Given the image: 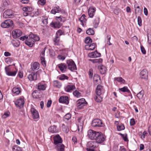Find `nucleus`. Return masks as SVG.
Here are the masks:
<instances>
[{
	"label": "nucleus",
	"instance_id": "41",
	"mask_svg": "<svg viewBox=\"0 0 151 151\" xmlns=\"http://www.w3.org/2000/svg\"><path fill=\"white\" fill-rule=\"evenodd\" d=\"M67 55V53H65L63 54V55H58V58L60 60H63L65 59Z\"/></svg>",
	"mask_w": 151,
	"mask_h": 151
},
{
	"label": "nucleus",
	"instance_id": "57",
	"mask_svg": "<svg viewBox=\"0 0 151 151\" xmlns=\"http://www.w3.org/2000/svg\"><path fill=\"white\" fill-rule=\"evenodd\" d=\"M102 61V59L101 58H100L99 59H93V63H101V62Z\"/></svg>",
	"mask_w": 151,
	"mask_h": 151
},
{
	"label": "nucleus",
	"instance_id": "20",
	"mask_svg": "<svg viewBox=\"0 0 151 151\" xmlns=\"http://www.w3.org/2000/svg\"><path fill=\"white\" fill-rule=\"evenodd\" d=\"M25 44L29 47H31L34 44V41H33L32 39L27 38L25 41Z\"/></svg>",
	"mask_w": 151,
	"mask_h": 151
},
{
	"label": "nucleus",
	"instance_id": "26",
	"mask_svg": "<svg viewBox=\"0 0 151 151\" xmlns=\"http://www.w3.org/2000/svg\"><path fill=\"white\" fill-rule=\"evenodd\" d=\"M55 19L58 22L60 23L61 22H64L66 21L65 18V17H63L61 16L59 17H56Z\"/></svg>",
	"mask_w": 151,
	"mask_h": 151
},
{
	"label": "nucleus",
	"instance_id": "35",
	"mask_svg": "<svg viewBox=\"0 0 151 151\" xmlns=\"http://www.w3.org/2000/svg\"><path fill=\"white\" fill-rule=\"evenodd\" d=\"M13 151H22V148L17 145H14L12 147Z\"/></svg>",
	"mask_w": 151,
	"mask_h": 151
},
{
	"label": "nucleus",
	"instance_id": "17",
	"mask_svg": "<svg viewBox=\"0 0 151 151\" xmlns=\"http://www.w3.org/2000/svg\"><path fill=\"white\" fill-rule=\"evenodd\" d=\"M75 85L73 84L68 85L65 88V90L68 92H71L72 91L76 89Z\"/></svg>",
	"mask_w": 151,
	"mask_h": 151
},
{
	"label": "nucleus",
	"instance_id": "53",
	"mask_svg": "<svg viewBox=\"0 0 151 151\" xmlns=\"http://www.w3.org/2000/svg\"><path fill=\"white\" fill-rule=\"evenodd\" d=\"M46 3L45 0H39L38 1V3L41 5H44Z\"/></svg>",
	"mask_w": 151,
	"mask_h": 151
},
{
	"label": "nucleus",
	"instance_id": "25",
	"mask_svg": "<svg viewBox=\"0 0 151 151\" xmlns=\"http://www.w3.org/2000/svg\"><path fill=\"white\" fill-rule=\"evenodd\" d=\"M48 131L52 133H56L58 132V130L56 129V127L55 125L50 127L48 128Z\"/></svg>",
	"mask_w": 151,
	"mask_h": 151
},
{
	"label": "nucleus",
	"instance_id": "42",
	"mask_svg": "<svg viewBox=\"0 0 151 151\" xmlns=\"http://www.w3.org/2000/svg\"><path fill=\"white\" fill-rule=\"evenodd\" d=\"M115 80L118 82H120L122 83H124L125 81L122 77H117L115 78Z\"/></svg>",
	"mask_w": 151,
	"mask_h": 151
},
{
	"label": "nucleus",
	"instance_id": "47",
	"mask_svg": "<svg viewBox=\"0 0 151 151\" xmlns=\"http://www.w3.org/2000/svg\"><path fill=\"white\" fill-rule=\"evenodd\" d=\"M68 77L64 74L61 75L59 77V79L61 80H64L65 79L68 80Z\"/></svg>",
	"mask_w": 151,
	"mask_h": 151
},
{
	"label": "nucleus",
	"instance_id": "31",
	"mask_svg": "<svg viewBox=\"0 0 151 151\" xmlns=\"http://www.w3.org/2000/svg\"><path fill=\"white\" fill-rule=\"evenodd\" d=\"M101 95H97L95 96L94 98L95 101L98 102H100L102 100V98Z\"/></svg>",
	"mask_w": 151,
	"mask_h": 151
},
{
	"label": "nucleus",
	"instance_id": "51",
	"mask_svg": "<svg viewBox=\"0 0 151 151\" xmlns=\"http://www.w3.org/2000/svg\"><path fill=\"white\" fill-rule=\"evenodd\" d=\"M46 50V48H44L42 50H41L40 52L41 58L44 57L45 51Z\"/></svg>",
	"mask_w": 151,
	"mask_h": 151
},
{
	"label": "nucleus",
	"instance_id": "36",
	"mask_svg": "<svg viewBox=\"0 0 151 151\" xmlns=\"http://www.w3.org/2000/svg\"><path fill=\"white\" fill-rule=\"evenodd\" d=\"M99 23V17H96L93 22V24L95 25V28H96L98 26Z\"/></svg>",
	"mask_w": 151,
	"mask_h": 151
},
{
	"label": "nucleus",
	"instance_id": "49",
	"mask_svg": "<svg viewBox=\"0 0 151 151\" xmlns=\"http://www.w3.org/2000/svg\"><path fill=\"white\" fill-rule=\"evenodd\" d=\"M63 34V32L61 30H59L56 32V36L60 37V36Z\"/></svg>",
	"mask_w": 151,
	"mask_h": 151
},
{
	"label": "nucleus",
	"instance_id": "23",
	"mask_svg": "<svg viewBox=\"0 0 151 151\" xmlns=\"http://www.w3.org/2000/svg\"><path fill=\"white\" fill-rule=\"evenodd\" d=\"M50 25L55 28H59L61 26L62 24L58 22H51Z\"/></svg>",
	"mask_w": 151,
	"mask_h": 151
},
{
	"label": "nucleus",
	"instance_id": "9",
	"mask_svg": "<svg viewBox=\"0 0 151 151\" xmlns=\"http://www.w3.org/2000/svg\"><path fill=\"white\" fill-rule=\"evenodd\" d=\"M10 66V65H9L5 67V69L6 73V74L8 76H14L16 75L17 71H11L10 70V69L9 68V67Z\"/></svg>",
	"mask_w": 151,
	"mask_h": 151
},
{
	"label": "nucleus",
	"instance_id": "34",
	"mask_svg": "<svg viewBox=\"0 0 151 151\" xmlns=\"http://www.w3.org/2000/svg\"><path fill=\"white\" fill-rule=\"evenodd\" d=\"M117 129L118 131H121L125 129V127L123 124H120L119 125L117 124Z\"/></svg>",
	"mask_w": 151,
	"mask_h": 151
},
{
	"label": "nucleus",
	"instance_id": "33",
	"mask_svg": "<svg viewBox=\"0 0 151 151\" xmlns=\"http://www.w3.org/2000/svg\"><path fill=\"white\" fill-rule=\"evenodd\" d=\"M119 90L123 92H127L129 93L130 91L128 88L126 86H124L122 88H119Z\"/></svg>",
	"mask_w": 151,
	"mask_h": 151
},
{
	"label": "nucleus",
	"instance_id": "60",
	"mask_svg": "<svg viewBox=\"0 0 151 151\" xmlns=\"http://www.w3.org/2000/svg\"><path fill=\"white\" fill-rule=\"evenodd\" d=\"M148 40V43L149 44H151V34H147Z\"/></svg>",
	"mask_w": 151,
	"mask_h": 151
},
{
	"label": "nucleus",
	"instance_id": "18",
	"mask_svg": "<svg viewBox=\"0 0 151 151\" xmlns=\"http://www.w3.org/2000/svg\"><path fill=\"white\" fill-rule=\"evenodd\" d=\"M62 142V139L59 134H57L54 138V143L56 145Z\"/></svg>",
	"mask_w": 151,
	"mask_h": 151
},
{
	"label": "nucleus",
	"instance_id": "13",
	"mask_svg": "<svg viewBox=\"0 0 151 151\" xmlns=\"http://www.w3.org/2000/svg\"><path fill=\"white\" fill-rule=\"evenodd\" d=\"M59 101L60 103L68 104L69 103L68 98L67 96H61L59 98Z\"/></svg>",
	"mask_w": 151,
	"mask_h": 151
},
{
	"label": "nucleus",
	"instance_id": "7",
	"mask_svg": "<svg viewBox=\"0 0 151 151\" xmlns=\"http://www.w3.org/2000/svg\"><path fill=\"white\" fill-rule=\"evenodd\" d=\"M14 15L12 10H6L3 13V17L5 18H12L13 17Z\"/></svg>",
	"mask_w": 151,
	"mask_h": 151
},
{
	"label": "nucleus",
	"instance_id": "27",
	"mask_svg": "<svg viewBox=\"0 0 151 151\" xmlns=\"http://www.w3.org/2000/svg\"><path fill=\"white\" fill-rule=\"evenodd\" d=\"M53 41L54 42V44L55 45H59L60 42V37L55 36V37L53 39Z\"/></svg>",
	"mask_w": 151,
	"mask_h": 151
},
{
	"label": "nucleus",
	"instance_id": "2",
	"mask_svg": "<svg viewBox=\"0 0 151 151\" xmlns=\"http://www.w3.org/2000/svg\"><path fill=\"white\" fill-rule=\"evenodd\" d=\"M105 138L101 132H97V135L95 139L98 143H101L105 140Z\"/></svg>",
	"mask_w": 151,
	"mask_h": 151
},
{
	"label": "nucleus",
	"instance_id": "48",
	"mask_svg": "<svg viewBox=\"0 0 151 151\" xmlns=\"http://www.w3.org/2000/svg\"><path fill=\"white\" fill-rule=\"evenodd\" d=\"M55 10L56 11L57 13H59L60 12H65L64 10H62L58 6H57L54 7V8Z\"/></svg>",
	"mask_w": 151,
	"mask_h": 151
},
{
	"label": "nucleus",
	"instance_id": "10",
	"mask_svg": "<svg viewBox=\"0 0 151 151\" xmlns=\"http://www.w3.org/2000/svg\"><path fill=\"white\" fill-rule=\"evenodd\" d=\"M96 11V8L95 7L91 6L89 7L88 13L89 17L91 18L93 17L95 14Z\"/></svg>",
	"mask_w": 151,
	"mask_h": 151
},
{
	"label": "nucleus",
	"instance_id": "19",
	"mask_svg": "<svg viewBox=\"0 0 151 151\" xmlns=\"http://www.w3.org/2000/svg\"><path fill=\"white\" fill-rule=\"evenodd\" d=\"M58 66L62 73L65 72L66 70L67 66L63 63H61L58 65Z\"/></svg>",
	"mask_w": 151,
	"mask_h": 151
},
{
	"label": "nucleus",
	"instance_id": "8",
	"mask_svg": "<svg viewBox=\"0 0 151 151\" xmlns=\"http://www.w3.org/2000/svg\"><path fill=\"white\" fill-rule=\"evenodd\" d=\"M98 143L96 142L90 141L87 144V146L88 148H87L86 149H93L94 148L98 147Z\"/></svg>",
	"mask_w": 151,
	"mask_h": 151
},
{
	"label": "nucleus",
	"instance_id": "45",
	"mask_svg": "<svg viewBox=\"0 0 151 151\" xmlns=\"http://www.w3.org/2000/svg\"><path fill=\"white\" fill-rule=\"evenodd\" d=\"M93 79L94 81L98 82L99 80H100L99 76L97 74H95L93 77Z\"/></svg>",
	"mask_w": 151,
	"mask_h": 151
},
{
	"label": "nucleus",
	"instance_id": "55",
	"mask_svg": "<svg viewBox=\"0 0 151 151\" xmlns=\"http://www.w3.org/2000/svg\"><path fill=\"white\" fill-rule=\"evenodd\" d=\"M32 117L34 119H37L39 118V114H32Z\"/></svg>",
	"mask_w": 151,
	"mask_h": 151
},
{
	"label": "nucleus",
	"instance_id": "30",
	"mask_svg": "<svg viewBox=\"0 0 151 151\" xmlns=\"http://www.w3.org/2000/svg\"><path fill=\"white\" fill-rule=\"evenodd\" d=\"M86 16H85V14H83L82 15L81 18L79 19V21L81 22V24L83 25V22H85L86 20Z\"/></svg>",
	"mask_w": 151,
	"mask_h": 151
},
{
	"label": "nucleus",
	"instance_id": "29",
	"mask_svg": "<svg viewBox=\"0 0 151 151\" xmlns=\"http://www.w3.org/2000/svg\"><path fill=\"white\" fill-rule=\"evenodd\" d=\"M39 63L37 62H35L33 64L32 68L34 70H37L39 69Z\"/></svg>",
	"mask_w": 151,
	"mask_h": 151
},
{
	"label": "nucleus",
	"instance_id": "5",
	"mask_svg": "<svg viewBox=\"0 0 151 151\" xmlns=\"http://www.w3.org/2000/svg\"><path fill=\"white\" fill-rule=\"evenodd\" d=\"M104 125V124L101 120L98 119H95L92 121V125L93 127H103Z\"/></svg>",
	"mask_w": 151,
	"mask_h": 151
},
{
	"label": "nucleus",
	"instance_id": "6",
	"mask_svg": "<svg viewBox=\"0 0 151 151\" xmlns=\"http://www.w3.org/2000/svg\"><path fill=\"white\" fill-rule=\"evenodd\" d=\"M97 135V132L91 129L88 131V137L91 139H95Z\"/></svg>",
	"mask_w": 151,
	"mask_h": 151
},
{
	"label": "nucleus",
	"instance_id": "46",
	"mask_svg": "<svg viewBox=\"0 0 151 151\" xmlns=\"http://www.w3.org/2000/svg\"><path fill=\"white\" fill-rule=\"evenodd\" d=\"M73 95L77 97H79L81 96V93L77 90H75L73 93Z\"/></svg>",
	"mask_w": 151,
	"mask_h": 151
},
{
	"label": "nucleus",
	"instance_id": "38",
	"mask_svg": "<svg viewBox=\"0 0 151 151\" xmlns=\"http://www.w3.org/2000/svg\"><path fill=\"white\" fill-rule=\"evenodd\" d=\"M99 70L101 73L102 74H104L106 73V68L103 65L101 66Z\"/></svg>",
	"mask_w": 151,
	"mask_h": 151
},
{
	"label": "nucleus",
	"instance_id": "14",
	"mask_svg": "<svg viewBox=\"0 0 151 151\" xmlns=\"http://www.w3.org/2000/svg\"><path fill=\"white\" fill-rule=\"evenodd\" d=\"M88 55L90 58H96L100 57L101 54L100 53H98L97 50H96L94 52L89 53Z\"/></svg>",
	"mask_w": 151,
	"mask_h": 151
},
{
	"label": "nucleus",
	"instance_id": "40",
	"mask_svg": "<svg viewBox=\"0 0 151 151\" xmlns=\"http://www.w3.org/2000/svg\"><path fill=\"white\" fill-rule=\"evenodd\" d=\"M144 95V92L143 91H141L140 92H139L138 93L137 96V97L139 99H142L143 96Z\"/></svg>",
	"mask_w": 151,
	"mask_h": 151
},
{
	"label": "nucleus",
	"instance_id": "16",
	"mask_svg": "<svg viewBox=\"0 0 151 151\" xmlns=\"http://www.w3.org/2000/svg\"><path fill=\"white\" fill-rule=\"evenodd\" d=\"M28 78L30 81L36 80L37 78V72L32 73L28 75Z\"/></svg>",
	"mask_w": 151,
	"mask_h": 151
},
{
	"label": "nucleus",
	"instance_id": "54",
	"mask_svg": "<svg viewBox=\"0 0 151 151\" xmlns=\"http://www.w3.org/2000/svg\"><path fill=\"white\" fill-rule=\"evenodd\" d=\"M93 70L92 69H90L89 71V76L90 78H91L93 77Z\"/></svg>",
	"mask_w": 151,
	"mask_h": 151
},
{
	"label": "nucleus",
	"instance_id": "52",
	"mask_svg": "<svg viewBox=\"0 0 151 151\" xmlns=\"http://www.w3.org/2000/svg\"><path fill=\"white\" fill-rule=\"evenodd\" d=\"M71 114H66L64 116V119L67 120H68L71 118Z\"/></svg>",
	"mask_w": 151,
	"mask_h": 151
},
{
	"label": "nucleus",
	"instance_id": "11",
	"mask_svg": "<svg viewBox=\"0 0 151 151\" xmlns=\"http://www.w3.org/2000/svg\"><path fill=\"white\" fill-rule=\"evenodd\" d=\"M22 34V32L19 29H15L12 32V35L15 38L19 37Z\"/></svg>",
	"mask_w": 151,
	"mask_h": 151
},
{
	"label": "nucleus",
	"instance_id": "37",
	"mask_svg": "<svg viewBox=\"0 0 151 151\" xmlns=\"http://www.w3.org/2000/svg\"><path fill=\"white\" fill-rule=\"evenodd\" d=\"M86 33L88 35H93L94 34V32L93 29L89 28L86 30Z\"/></svg>",
	"mask_w": 151,
	"mask_h": 151
},
{
	"label": "nucleus",
	"instance_id": "58",
	"mask_svg": "<svg viewBox=\"0 0 151 151\" xmlns=\"http://www.w3.org/2000/svg\"><path fill=\"white\" fill-rule=\"evenodd\" d=\"M140 48L141 52L142 54H145L146 53V51L144 47L142 45H141Z\"/></svg>",
	"mask_w": 151,
	"mask_h": 151
},
{
	"label": "nucleus",
	"instance_id": "15",
	"mask_svg": "<svg viewBox=\"0 0 151 151\" xmlns=\"http://www.w3.org/2000/svg\"><path fill=\"white\" fill-rule=\"evenodd\" d=\"M36 86L37 89L39 91L45 90L47 87L46 84L42 83H39Z\"/></svg>",
	"mask_w": 151,
	"mask_h": 151
},
{
	"label": "nucleus",
	"instance_id": "61",
	"mask_svg": "<svg viewBox=\"0 0 151 151\" xmlns=\"http://www.w3.org/2000/svg\"><path fill=\"white\" fill-rule=\"evenodd\" d=\"M30 111L32 113H38V112L34 108H31Z\"/></svg>",
	"mask_w": 151,
	"mask_h": 151
},
{
	"label": "nucleus",
	"instance_id": "3",
	"mask_svg": "<svg viewBox=\"0 0 151 151\" xmlns=\"http://www.w3.org/2000/svg\"><path fill=\"white\" fill-rule=\"evenodd\" d=\"M24 103V97L23 96H22L19 98L15 102L16 106L20 108L23 106Z\"/></svg>",
	"mask_w": 151,
	"mask_h": 151
},
{
	"label": "nucleus",
	"instance_id": "62",
	"mask_svg": "<svg viewBox=\"0 0 151 151\" xmlns=\"http://www.w3.org/2000/svg\"><path fill=\"white\" fill-rule=\"evenodd\" d=\"M20 45V43L19 41H17L13 43L14 46L17 47H19Z\"/></svg>",
	"mask_w": 151,
	"mask_h": 151
},
{
	"label": "nucleus",
	"instance_id": "12",
	"mask_svg": "<svg viewBox=\"0 0 151 151\" xmlns=\"http://www.w3.org/2000/svg\"><path fill=\"white\" fill-rule=\"evenodd\" d=\"M140 77L142 79H147L148 77V72L146 69H144L140 73Z\"/></svg>",
	"mask_w": 151,
	"mask_h": 151
},
{
	"label": "nucleus",
	"instance_id": "22",
	"mask_svg": "<svg viewBox=\"0 0 151 151\" xmlns=\"http://www.w3.org/2000/svg\"><path fill=\"white\" fill-rule=\"evenodd\" d=\"M102 86L100 85H98L97 86L96 93L97 95H101V92L103 91Z\"/></svg>",
	"mask_w": 151,
	"mask_h": 151
},
{
	"label": "nucleus",
	"instance_id": "28",
	"mask_svg": "<svg viewBox=\"0 0 151 151\" xmlns=\"http://www.w3.org/2000/svg\"><path fill=\"white\" fill-rule=\"evenodd\" d=\"M65 146L63 144H60L57 146V150L58 151H64Z\"/></svg>",
	"mask_w": 151,
	"mask_h": 151
},
{
	"label": "nucleus",
	"instance_id": "56",
	"mask_svg": "<svg viewBox=\"0 0 151 151\" xmlns=\"http://www.w3.org/2000/svg\"><path fill=\"white\" fill-rule=\"evenodd\" d=\"M40 60L43 66H45L46 65L45 61V57L41 58Z\"/></svg>",
	"mask_w": 151,
	"mask_h": 151
},
{
	"label": "nucleus",
	"instance_id": "50",
	"mask_svg": "<svg viewBox=\"0 0 151 151\" xmlns=\"http://www.w3.org/2000/svg\"><path fill=\"white\" fill-rule=\"evenodd\" d=\"M137 22L138 25L141 26L142 25V20L140 17L138 16L137 17Z\"/></svg>",
	"mask_w": 151,
	"mask_h": 151
},
{
	"label": "nucleus",
	"instance_id": "32",
	"mask_svg": "<svg viewBox=\"0 0 151 151\" xmlns=\"http://www.w3.org/2000/svg\"><path fill=\"white\" fill-rule=\"evenodd\" d=\"M53 86H54L60 88L61 86V84L58 81H55L53 82Z\"/></svg>",
	"mask_w": 151,
	"mask_h": 151
},
{
	"label": "nucleus",
	"instance_id": "64",
	"mask_svg": "<svg viewBox=\"0 0 151 151\" xmlns=\"http://www.w3.org/2000/svg\"><path fill=\"white\" fill-rule=\"evenodd\" d=\"M35 36V35L32 33L29 35V38L32 39L33 41H34Z\"/></svg>",
	"mask_w": 151,
	"mask_h": 151
},
{
	"label": "nucleus",
	"instance_id": "63",
	"mask_svg": "<svg viewBox=\"0 0 151 151\" xmlns=\"http://www.w3.org/2000/svg\"><path fill=\"white\" fill-rule=\"evenodd\" d=\"M123 139L125 141H128V139L127 137V134H124V136L122 137Z\"/></svg>",
	"mask_w": 151,
	"mask_h": 151
},
{
	"label": "nucleus",
	"instance_id": "43",
	"mask_svg": "<svg viewBox=\"0 0 151 151\" xmlns=\"http://www.w3.org/2000/svg\"><path fill=\"white\" fill-rule=\"evenodd\" d=\"M13 61V60L10 57L7 58L5 59V61L8 64H11Z\"/></svg>",
	"mask_w": 151,
	"mask_h": 151
},
{
	"label": "nucleus",
	"instance_id": "1",
	"mask_svg": "<svg viewBox=\"0 0 151 151\" xmlns=\"http://www.w3.org/2000/svg\"><path fill=\"white\" fill-rule=\"evenodd\" d=\"M68 69L71 71L76 70V65L74 62L72 60H68L67 61Z\"/></svg>",
	"mask_w": 151,
	"mask_h": 151
},
{
	"label": "nucleus",
	"instance_id": "39",
	"mask_svg": "<svg viewBox=\"0 0 151 151\" xmlns=\"http://www.w3.org/2000/svg\"><path fill=\"white\" fill-rule=\"evenodd\" d=\"M92 42V40L91 38L89 37H86V38L85 42L87 44V45L91 43Z\"/></svg>",
	"mask_w": 151,
	"mask_h": 151
},
{
	"label": "nucleus",
	"instance_id": "24",
	"mask_svg": "<svg viewBox=\"0 0 151 151\" xmlns=\"http://www.w3.org/2000/svg\"><path fill=\"white\" fill-rule=\"evenodd\" d=\"M12 91L15 95H18L21 92V89L19 87H14L12 89Z\"/></svg>",
	"mask_w": 151,
	"mask_h": 151
},
{
	"label": "nucleus",
	"instance_id": "59",
	"mask_svg": "<svg viewBox=\"0 0 151 151\" xmlns=\"http://www.w3.org/2000/svg\"><path fill=\"white\" fill-rule=\"evenodd\" d=\"M77 103H86V104H87V103L85 99H83V98L79 99L77 101Z\"/></svg>",
	"mask_w": 151,
	"mask_h": 151
},
{
	"label": "nucleus",
	"instance_id": "44",
	"mask_svg": "<svg viewBox=\"0 0 151 151\" xmlns=\"http://www.w3.org/2000/svg\"><path fill=\"white\" fill-rule=\"evenodd\" d=\"M86 104V103H77V106L78 109H81L83 107L85 106Z\"/></svg>",
	"mask_w": 151,
	"mask_h": 151
},
{
	"label": "nucleus",
	"instance_id": "4",
	"mask_svg": "<svg viewBox=\"0 0 151 151\" xmlns=\"http://www.w3.org/2000/svg\"><path fill=\"white\" fill-rule=\"evenodd\" d=\"M13 24V21L11 19H7L1 24V26L3 28H8L12 26Z\"/></svg>",
	"mask_w": 151,
	"mask_h": 151
},
{
	"label": "nucleus",
	"instance_id": "21",
	"mask_svg": "<svg viewBox=\"0 0 151 151\" xmlns=\"http://www.w3.org/2000/svg\"><path fill=\"white\" fill-rule=\"evenodd\" d=\"M95 44L94 43L86 45L85 46V49L88 50H93L95 48Z\"/></svg>",
	"mask_w": 151,
	"mask_h": 151
}]
</instances>
